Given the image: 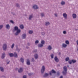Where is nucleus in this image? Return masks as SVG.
Here are the masks:
<instances>
[{
	"instance_id": "f257e3e1",
	"label": "nucleus",
	"mask_w": 78,
	"mask_h": 78,
	"mask_svg": "<svg viewBox=\"0 0 78 78\" xmlns=\"http://www.w3.org/2000/svg\"><path fill=\"white\" fill-rule=\"evenodd\" d=\"M14 31H16V32L15 33V36H17V35H19V33H20V32H21L20 30L19 29V27L17 26H15L14 27Z\"/></svg>"
},
{
	"instance_id": "f03ea898",
	"label": "nucleus",
	"mask_w": 78,
	"mask_h": 78,
	"mask_svg": "<svg viewBox=\"0 0 78 78\" xmlns=\"http://www.w3.org/2000/svg\"><path fill=\"white\" fill-rule=\"evenodd\" d=\"M63 75H66L67 74V68L66 66H64L63 67V70L62 72Z\"/></svg>"
},
{
	"instance_id": "7ed1b4c3",
	"label": "nucleus",
	"mask_w": 78,
	"mask_h": 78,
	"mask_svg": "<svg viewBox=\"0 0 78 78\" xmlns=\"http://www.w3.org/2000/svg\"><path fill=\"white\" fill-rule=\"evenodd\" d=\"M45 44V41L42 40L41 41V43L38 45V47L40 48H42L44 47V45Z\"/></svg>"
},
{
	"instance_id": "20e7f679",
	"label": "nucleus",
	"mask_w": 78,
	"mask_h": 78,
	"mask_svg": "<svg viewBox=\"0 0 78 78\" xmlns=\"http://www.w3.org/2000/svg\"><path fill=\"white\" fill-rule=\"evenodd\" d=\"M45 70V66H42L41 68V73H44V72Z\"/></svg>"
},
{
	"instance_id": "39448f33",
	"label": "nucleus",
	"mask_w": 78,
	"mask_h": 78,
	"mask_svg": "<svg viewBox=\"0 0 78 78\" xmlns=\"http://www.w3.org/2000/svg\"><path fill=\"white\" fill-rule=\"evenodd\" d=\"M56 71L54 69H52L51 71L49 72L50 75H51L52 73H56Z\"/></svg>"
},
{
	"instance_id": "423d86ee",
	"label": "nucleus",
	"mask_w": 78,
	"mask_h": 78,
	"mask_svg": "<svg viewBox=\"0 0 78 78\" xmlns=\"http://www.w3.org/2000/svg\"><path fill=\"white\" fill-rule=\"evenodd\" d=\"M6 48H7V44H4L3 45V50H6Z\"/></svg>"
},
{
	"instance_id": "0eeeda50",
	"label": "nucleus",
	"mask_w": 78,
	"mask_h": 78,
	"mask_svg": "<svg viewBox=\"0 0 78 78\" xmlns=\"http://www.w3.org/2000/svg\"><path fill=\"white\" fill-rule=\"evenodd\" d=\"M26 37H27V35H26V34H23L22 35V38L23 39H25Z\"/></svg>"
},
{
	"instance_id": "6e6552de",
	"label": "nucleus",
	"mask_w": 78,
	"mask_h": 78,
	"mask_svg": "<svg viewBox=\"0 0 78 78\" xmlns=\"http://www.w3.org/2000/svg\"><path fill=\"white\" fill-rule=\"evenodd\" d=\"M34 58H35V59H38V58H39L38 54H35L34 55Z\"/></svg>"
},
{
	"instance_id": "1a4fd4ad",
	"label": "nucleus",
	"mask_w": 78,
	"mask_h": 78,
	"mask_svg": "<svg viewBox=\"0 0 78 78\" xmlns=\"http://www.w3.org/2000/svg\"><path fill=\"white\" fill-rule=\"evenodd\" d=\"M63 16L64 17V18H65V19H67V15L66 14V13H64L63 14Z\"/></svg>"
},
{
	"instance_id": "9d476101",
	"label": "nucleus",
	"mask_w": 78,
	"mask_h": 78,
	"mask_svg": "<svg viewBox=\"0 0 78 78\" xmlns=\"http://www.w3.org/2000/svg\"><path fill=\"white\" fill-rule=\"evenodd\" d=\"M55 60V62H59V59L57 57L55 56L54 58Z\"/></svg>"
},
{
	"instance_id": "9b49d317",
	"label": "nucleus",
	"mask_w": 78,
	"mask_h": 78,
	"mask_svg": "<svg viewBox=\"0 0 78 78\" xmlns=\"http://www.w3.org/2000/svg\"><path fill=\"white\" fill-rule=\"evenodd\" d=\"M23 68H20V69L18 70V72L19 73H21V72H23Z\"/></svg>"
},
{
	"instance_id": "f8f14e48",
	"label": "nucleus",
	"mask_w": 78,
	"mask_h": 78,
	"mask_svg": "<svg viewBox=\"0 0 78 78\" xmlns=\"http://www.w3.org/2000/svg\"><path fill=\"white\" fill-rule=\"evenodd\" d=\"M6 28L8 30H9L10 29V26L9 24H8L6 25Z\"/></svg>"
},
{
	"instance_id": "ddd939ff",
	"label": "nucleus",
	"mask_w": 78,
	"mask_h": 78,
	"mask_svg": "<svg viewBox=\"0 0 78 78\" xmlns=\"http://www.w3.org/2000/svg\"><path fill=\"white\" fill-rule=\"evenodd\" d=\"M30 64L31 63H30V60H29V59H27V65H30Z\"/></svg>"
},
{
	"instance_id": "4468645a",
	"label": "nucleus",
	"mask_w": 78,
	"mask_h": 78,
	"mask_svg": "<svg viewBox=\"0 0 78 78\" xmlns=\"http://www.w3.org/2000/svg\"><path fill=\"white\" fill-rule=\"evenodd\" d=\"M33 8H34V9H38V8H39L36 5H34L33 6Z\"/></svg>"
},
{
	"instance_id": "2eb2a0df",
	"label": "nucleus",
	"mask_w": 78,
	"mask_h": 78,
	"mask_svg": "<svg viewBox=\"0 0 78 78\" xmlns=\"http://www.w3.org/2000/svg\"><path fill=\"white\" fill-rule=\"evenodd\" d=\"M73 19H76V14L74 13L72 15Z\"/></svg>"
},
{
	"instance_id": "dca6fc26",
	"label": "nucleus",
	"mask_w": 78,
	"mask_h": 78,
	"mask_svg": "<svg viewBox=\"0 0 78 78\" xmlns=\"http://www.w3.org/2000/svg\"><path fill=\"white\" fill-rule=\"evenodd\" d=\"M49 75V74L48 73H46L43 75L44 77H47Z\"/></svg>"
},
{
	"instance_id": "f3484780",
	"label": "nucleus",
	"mask_w": 78,
	"mask_h": 78,
	"mask_svg": "<svg viewBox=\"0 0 78 78\" xmlns=\"http://www.w3.org/2000/svg\"><path fill=\"white\" fill-rule=\"evenodd\" d=\"M5 53L4 52L2 54V59H4L5 58Z\"/></svg>"
},
{
	"instance_id": "a211bd4d",
	"label": "nucleus",
	"mask_w": 78,
	"mask_h": 78,
	"mask_svg": "<svg viewBox=\"0 0 78 78\" xmlns=\"http://www.w3.org/2000/svg\"><path fill=\"white\" fill-rule=\"evenodd\" d=\"M50 24V22H46L45 23V25H46V26H48V25H49Z\"/></svg>"
},
{
	"instance_id": "6ab92c4d",
	"label": "nucleus",
	"mask_w": 78,
	"mask_h": 78,
	"mask_svg": "<svg viewBox=\"0 0 78 78\" xmlns=\"http://www.w3.org/2000/svg\"><path fill=\"white\" fill-rule=\"evenodd\" d=\"M13 56L15 57V58H18V56L17 55V54L16 52H15L14 54H13Z\"/></svg>"
},
{
	"instance_id": "aec40b11",
	"label": "nucleus",
	"mask_w": 78,
	"mask_h": 78,
	"mask_svg": "<svg viewBox=\"0 0 78 78\" xmlns=\"http://www.w3.org/2000/svg\"><path fill=\"white\" fill-rule=\"evenodd\" d=\"M0 70L2 72H4V68L2 67H0Z\"/></svg>"
},
{
	"instance_id": "412c9836",
	"label": "nucleus",
	"mask_w": 78,
	"mask_h": 78,
	"mask_svg": "<svg viewBox=\"0 0 78 78\" xmlns=\"http://www.w3.org/2000/svg\"><path fill=\"white\" fill-rule=\"evenodd\" d=\"M47 49L49 50H51L52 49V47H51V46L50 45H49L48 46Z\"/></svg>"
},
{
	"instance_id": "4be33fe9",
	"label": "nucleus",
	"mask_w": 78,
	"mask_h": 78,
	"mask_svg": "<svg viewBox=\"0 0 78 78\" xmlns=\"http://www.w3.org/2000/svg\"><path fill=\"white\" fill-rule=\"evenodd\" d=\"M33 17V14H32L29 16V19L30 20H31L32 19Z\"/></svg>"
},
{
	"instance_id": "5701e85b",
	"label": "nucleus",
	"mask_w": 78,
	"mask_h": 78,
	"mask_svg": "<svg viewBox=\"0 0 78 78\" xmlns=\"http://www.w3.org/2000/svg\"><path fill=\"white\" fill-rule=\"evenodd\" d=\"M20 60L21 62L22 63H23V62H24V59L23 58H20Z\"/></svg>"
},
{
	"instance_id": "b1692460",
	"label": "nucleus",
	"mask_w": 78,
	"mask_h": 78,
	"mask_svg": "<svg viewBox=\"0 0 78 78\" xmlns=\"http://www.w3.org/2000/svg\"><path fill=\"white\" fill-rule=\"evenodd\" d=\"M62 47H64V48H66L67 47V45L63 43L62 44Z\"/></svg>"
},
{
	"instance_id": "393cba45",
	"label": "nucleus",
	"mask_w": 78,
	"mask_h": 78,
	"mask_svg": "<svg viewBox=\"0 0 78 78\" xmlns=\"http://www.w3.org/2000/svg\"><path fill=\"white\" fill-rule=\"evenodd\" d=\"M66 4V2L64 1H62L61 2V5H62L63 6V5H64Z\"/></svg>"
},
{
	"instance_id": "a878e982",
	"label": "nucleus",
	"mask_w": 78,
	"mask_h": 78,
	"mask_svg": "<svg viewBox=\"0 0 78 78\" xmlns=\"http://www.w3.org/2000/svg\"><path fill=\"white\" fill-rule=\"evenodd\" d=\"M9 56L10 57H13L14 56V54L12 53H10L9 54Z\"/></svg>"
},
{
	"instance_id": "bb28decb",
	"label": "nucleus",
	"mask_w": 78,
	"mask_h": 78,
	"mask_svg": "<svg viewBox=\"0 0 78 78\" xmlns=\"http://www.w3.org/2000/svg\"><path fill=\"white\" fill-rule=\"evenodd\" d=\"M20 27L21 29H23V28H24V26H23V25L22 24L20 26Z\"/></svg>"
},
{
	"instance_id": "cd10ccee",
	"label": "nucleus",
	"mask_w": 78,
	"mask_h": 78,
	"mask_svg": "<svg viewBox=\"0 0 78 78\" xmlns=\"http://www.w3.org/2000/svg\"><path fill=\"white\" fill-rule=\"evenodd\" d=\"M41 17H44L45 16V14L44 13H41Z\"/></svg>"
},
{
	"instance_id": "c85d7f7f",
	"label": "nucleus",
	"mask_w": 78,
	"mask_h": 78,
	"mask_svg": "<svg viewBox=\"0 0 78 78\" xmlns=\"http://www.w3.org/2000/svg\"><path fill=\"white\" fill-rule=\"evenodd\" d=\"M29 33L30 34H33V30H29Z\"/></svg>"
},
{
	"instance_id": "c756f323",
	"label": "nucleus",
	"mask_w": 78,
	"mask_h": 78,
	"mask_svg": "<svg viewBox=\"0 0 78 78\" xmlns=\"http://www.w3.org/2000/svg\"><path fill=\"white\" fill-rule=\"evenodd\" d=\"M65 43L66 44H67V45H69V41L68 40L66 41Z\"/></svg>"
},
{
	"instance_id": "7c9ffc66",
	"label": "nucleus",
	"mask_w": 78,
	"mask_h": 78,
	"mask_svg": "<svg viewBox=\"0 0 78 78\" xmlns=\"http://www.w3.org/2000/svg\"><path fill=\"white\" fill-rule=\"evenodd\" d=\"M3 25H0V30H1L2 28H3Z\"/></svg>"
},
{
	"instance_id": "2f4dec72",
	"label": "nucleus",
	"mask_w": 78,
	"mask_h": 78,
	"mask_svg": "<svg viewBox=\"0 0 78 78\" xmlns=\"http://www.w3.org/2000/svg\"><path fill=\"white\" fill-rule=\"evenodd\" d=\"M76 60H72V62H73V64L76 63Z\"/></svg>"
},
{
	"instance_id": "473e14b6",
	"label": "nucleus",
	"mask_w": 78,
	"mask_h": 78,
	"mask_svg": "<svg viewBox=\"0 0 78 78\" xmlns=\"http://www.w3.org/2000/svg\"><path fill=\"white\" fill-rule=\"evenodd\" d=\"M16 51H17L19 52V51H20V50H21V49H19V48H16Z\"/></svg>"
},
{
	"instance_id": "72a5a7b5",
	"label": "nucleus",
	"mask_w": 78,
	"mask_h": 78,
	"mask_svg": "<svg viewBox=\"0 0 78 78\" xmlns=\"http://www.w3.org/2000/svg\"><path fill=\"white\" fill-rule=\"evenodd\" d=\"M68 63L69 64H72V60H69L68 61Z\"/></svg>"
},
{
	"instance_id": "f704fd0d",
	"label": "nucleus",
	"mask_w": 78,
	"mask_h": 78,
	"mask_svg": "<svg viewBox=\"0 0 78 78\" xmlns=\"http://www.w3.org/2000/svg\"><path fill=\"white\" fill-rule=\"evenodd\" d=\"M41 35L42 36H44L45 35V33L44 32H42L41 33Z\"/></svg>"
},
{
	"instance_id": "c9c22d12",
	"label": "nucleus",
	"mask_w": 78,
	"mask_h": 78,
	"mask_svg": "<svg viewBox=\"0 0 78 78\" xmlns=\"http://www.w3.org/2000/svg\"><path fill=\"white\" fill-rule=\"evenodd\" d=\"M69 60V57H67V58H66L65 59L66 61H68Z\"/></svg>"
},
{
	"instance_id": "e433bc0d",
	"label": "nucleus",
	"mask_w": 78,
	"mask_h": 78,
	"mask_svg": "<svg viewBox=\"0 0 78 78\" xmlns=\"http://www.w3.org/2000/svg\"><path fill=\"white\" fill-rule=\"evenodd\" d=\"M31 62H35V60H34V58H32L31 61Z\"/></svg>"
},
{
	"instance_id": "4c0bfd02",
	"label": "nucleus",
	"mask_w": 78,
	"mask_h": 78,
	"mask_svg": "<svg viewBox=\"0 0 78 78\" xmlns=\"http://www.w3.org/2000/svg\"><path fill=\"white\" fill-rule=\"evenodd\" d=\"M10 23H12V24H14V21H13L12 20H10Z\"/></svg>"
},
{
	"instance_id": "58836bf2",
	"label": "nucleus",
	"mask_w": 78,
	"mask_h": 78,
	"mask_svg": "<svg viewBox=\"0 0 78 78\" xmlns=\"http://www.w3.org/2000/svg\"><path fill=\"white\" fill-rule=\"evenodd\" d=\"M60 75V73H59V72H58L57 73V76H59V75Z\"/></svg>"
},
{
	"instance_id": "ea45409f",
	"label": "nucleus",
	"mask_w": 78,
	"mask_h": 78,
	"mask_svg": "<svg viewBox=\"0 0 78 78\" xmlns=\"http://www.w3.org/2000/svg\"><path fill=\"white\" fill-rule=\"evenodd\" d=\"M14 44H13L12 45L11 48H14Z\"/></svg>"
},
{
	"instance_id": "a19ab883",
	"label": "nucleus",
	"mask_w": 78,
	"mask_h": 78,
	"mask_svg": "<svg viewBox=\"0 0 78 78\" xmlns=\"http://www.w3.org/2000/svg\"><path fill=\"white\" fill-rule=\"evenodd\" d=\"M16 6L18 7V8H19V7H20V6H19V5L18 4H16Z\"/></svg>"
},
{
	"instance_id": "79ce46f5",
	"label": "nucleus",
	"mask_w": 78,
	"mask_h": 78,
	"mask_svg": "<svg viewBox=\"0 0 78 78\" xmlns=\"http://www.w3.org/2000/svg\"><path fill=\"white\" fill-rule=\"evenodd\" d=\"M39 43V41L37 40L35 42V44H38Z\"/></svg>"
},
{
	"instance_id": "37998d69",
	"label": "nucleus",
	"mask_w": 78,
	"mask_h": 78,
	"mask_svg": "<svg viewBox=\"0 0 78 78\" xmlns=\"http://www.w3.org/2000/svg\"><path fill=\"white\" fill-rule=\"evenodd\" d=\"M63 34H66V31H64L63 32Z\"/></svg>"
},
{
	"instance_id": "c03bdc74",
	"label": "nucleus",
	"mask_w": 78,
	"mask_h": 78,
	"mask_svg": "<svg viewBox=\"0 0 78 78\" xmlns=\"http://www.w3.org/2000/svg\"><path fill=\"white\" fill-rule=\"evenodd\" d=\"M54 56V55H53V54H52L51 55V58H52V59H53V56Z\"/></svg>"
},
{
	"instance_id": "a18cd8bd",
	"label": "nucleus",
	"mask_w": 78,
	"mask_h": 78,
	"mask_svg": "<svg viewBox=\"0 0 78 78\" xmlns=\"http://www.w3.org/2000/svg\"><path fill=\"white\" fill-rule=\"evenodd\" d=\"M12 14H13V16H16V14L13 12H11Z\"/></svg>"
},
{
	"instance_id": "49530a36",
	"label": "nucleus",
	"mask_w": 78,
	"mask_h": 78,
	"mask_svg": "<svg viewBox=\"0 0 78 78\" xmlns=\"http://www.w3.org/2000/svg\"><path fill=\"white\" fill-rule=\"evenodd\" d=\"M23 78H27V76L26 75H24L23 76Z\"/></svg>"
},
{
	"instance_id": "de8ad7c7",
	"label": "nucleus",
	"mask_w": 78,
	"mask_h": 78,
	"mask_svg": "<svg viewBox=\"0 0 78 78\" xmlns=\"http://www.w3.org/2000/svg\"><path fill=\"white\" fill-rule=\"evenodd\" d=\"M31 75H32V74H31V73H29L28 74V75H29V76H31Z\"/></svg>"
},
{
	"instance_id": "09e8293b",
	"label": "nucleus",
	"mask_w": 78,
	"mask_h": 78,
	"mask_svg": "<svg viewBox=\"0 0 78 78\" xmlns=\"http://www.w3.org/2000/svg\"><path fill=\"white\" fill-rule=\"evenodd\" d=\"M55 17L58 16V15L57 14H55Z\"/></svg>"
},
{
	"instance_id": "8fccbe9b",
	"label": "nucleus",
	"mask_w": 78,
	"mask_h": 78,
	"mask_svg": "<svg viewBox=\"0 0 78 78\" xmlns=\"http://www.w3.org/2000/svg\"><path fill=\"white\" fill-rule=\"evenodd\" d=\"M30 43H27V45H28V46H30Z\"/></svg>"
},
{
	"instance_id": "3c124183",
	"label": "nucleus",
	"mask_w": 78,
	"mask_h": 78,
	"mask_svg": "<svg viewBox=\"0 0 78 78\" xmlns=\"http://www.w3.org/2000/svg\"><path fill=\"white\" fill-rule=\"evenodd\" d=\"M34 52H35V53H36V52H37V50H34Z\"/></svg>"
},
{
	"instance_id": "603ef678",
	"label": "nucleus",
	"mask_w": 78,
	"mask_h": 78,
	"mask_svg": "<svg viewBox=\"0 0 78 78\" xmlns=\"http://www.w3.org/2000/svg\"><path fill=\"white\" fill-rule=\"evenodd\" d=\"M76 43H77V45H78V40H77L76 41Z\"/></svg>"
},
{
	"instance_id": "864d4df0",
	"label": "nucleus",
	"mask_w": 78,
	"mask_h": 78,
	"mask_svg": "<svg viewBox=\"0 0 78 78\" xmlns=\"http://www.w3.org/2000/svg\"><path fill=\"white\" fill-rule=\"evenodd\" d=\"M10 62V61H9L8 62H7V64H9V63Z\"/></svg>"
},
{
	"instance_id": "5fc2aeb1",
	"label": "nucleus",
	"mask_w": 78,
	"mask_h": 78,
	"mask_svg": "<svg viewBox=\"0 0 78 78\" xmlns=\"http://www.w3.org/2000/svg\"><path fill=\"white\" fill-rule=\"evenodd\" d=\"M61 52H59L58 53V55H61Z\"/></svg>"
},
{
	"instance_id": "6e6d98bb",
	"label": "nucleus",
	"mask_w": 78,
	"mask_h": 78,
	"mask_svg": "<svg viewBox=\"0 0 78 78\" xmlns=\"http://www.w3.org/2000/svg\"><path fill=\"white\" fill-rule=\"evenodd\" d=\"M60 78H63V76H61L60 77Z\"/></svg>"
},
{
	"instance_id": "4d7b16f0",
	"label": "nucleus",
	"mask_w": 78,
	"mask_h": 78,
	"mask_svg": "<svg viewBox=\"0 0 78 78\" xmlns=\"http://www.w3.org/2000/svg\"><path fill=\"white\" fill-rule=\"evenodd\" d=\"M27 48L28 49V48H29V47L28 46H27Z\"/></svg>"
},
{
	"instance_id": "13d9d810",
	"label": "nucleus",
	"mask_w": 78,
	"mask_h": 78,
	"mask_svg": "<svg viewBox=\"0 0 78 78\" xmlns=\"http://www.w3.org/2000/svg\"><path fill=\"white\" fill-rule=\"evenodd\" d=\"M77 51H78V48H77Z\"/></svg>"
},
{
	"instance_id": "bf43d9fd",
	"label": "nucleus",
	"mask_w": 78,
	"mask_h": 78,
	"mask_svg": "<svg viewBox=\"0 0 78 78\" xmlns=\"http://www.w3.org/2000/svg\"><path fill=\"white\" fill-rule=\"evenodd\" d=\"M67 67H69V65H68V66H67Z\"/></svg>"
},
{
	"instance_id": "052dcab7",
	"label": "nucleus",
	"mask_w": 78,
	"mask_h": 78,
	"mask_svg": "<svg viewBox=\"0 0 78 78\" xmlns=\"http://www.w3.org/2000/svg\"><path fill=\"white\" fill-rule=\"evenodd\" d=\"M3 77H5V76H3Z\"/></svg>"
},
{
	"instance_id": "680f3d73",
	"label": "nucleus",
	"mask_w": 78,
	"mask_h": 78,
	"mask_svg": "<svg viewBox=\"0 0 78 78\" xmlns=\"http://www.w3.org/2000/svg\"><path fill=\"white\" fill-rule=\"evenodd\" d=\"M0 3H1L0 2Z\"/></svg>"
}]
</instances>
